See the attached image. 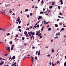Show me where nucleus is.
I'll use <instances>...</instances> for the list:
<instances>
[{"instance_id":"nucleus-34","label":"nucleus","mask_w":66,"mask_h":66,"mask_svg":"<svg viewBox=\"0 0 66 66\" xmlns=\"http://www.w3.org/2000/svg\"><path fill=\"white\" fill-rule=\"evenodd\" d=\"M64 66H66V62L64 63Z\"/></svg>"},{"instance_id":"nucleus-11","label":"nucleus","mask_w":66,"mask_h":66,"mask_svg":"<svg viewBox=\"0 0 66 66\" xmlns=\"http://www.w3.org/2000/svg\"><path fill=\"white\" fill-rule=\"evenodd\" d=\"M4 64V62H1L0 63V65H2L3 64Z\"/></svg>"},{"instance_id":"nucleus-63","label":"nucleus","mask_w":66,"mask_h":66,"mask_svg":"<svg viewBox=\"0 0 66 66\" xmlns=\"http://www.w3.org/2000/svg\"><path fill=\"white\" fill-rule=\"evenodd\" d=\"M63 27H66V25H64V26H63Z\"/></svg>"},{"instance_id":"nucleus-4","label":"nucleus","mask_w":66,"mask_h":66,"mask_svg":"<svg viewBox=\"0 0 66 66\" xmlns=\"http://www.w3.org/2000/svg\"><path fill=\"white\" fill-rule=\"evenodd\" d=\"M0 30H1V31H2V30H3V32H5L6 31V30L4 29H3L1 28H0Z\"/></svg>"},{"instance_id":"nucleus-51","label":"nucleus","mask_w":66,"mask_h":66,"mask_svg":"<svg viewBox=\"0 0 66 66\" xmlns=\"http://www.w3.org/2000/svg\"><path fill=\"white\" fill-rule=\"evenodd\" d=\"M32 36H31L30 37V39H32Z\"/></svg>"},{"instance_id":"nucleus-41","label":"nucleus","mask_w":66,"mask_h":66,"mask_svg":"<svg viewBox=\"0 0 66 66\" xmlns=\"http://www.w3.org/2000/svg\"><path fill=\"white\" fill-rule=\"evenodd\" d=\"M12 15H14V16H15V14L14 13H13V14H12Z\"/></svg>"},{"instance_id":"nucleus-33","label":"nucleus","mask_w":66,"mask_h":66,"mask_svg":"<svg viewBox=\"0 0 66 66\" xmlns=\"http://www.w3.org/2000/svg\"><path fill=\"white\" fill-rule=\"evenodd\" d=\"M15 45L14 44V45H12V47H13L14 48H15V46H14V45Z\"/></svg>"},{"instance_id":"nucleus-40","label":"nucleus","mask_w":66,"mask_h":66,"mask_svg":"<svg viewBox=\"0 0 66 66\" xmlns=\"http://www.w3.org/2000/svg\"><path fill=\"white\" fill-rule=\"evenodd\" d=\"M37 27V26H36L35 25L34 27V28H36Z\"/></svg>"},{"instance_id":"nucleus-18","label":"nucleus","mask_w":66,"mask_h":66,"mask_svg":"<svg viewBox=\"0 0 66 66\" xmlns=\"http://www.w3.org/2000/svg\"><path fill=\"white\" fill-rule=\"evenodd\" d=\"M59 14L60 15H61V16H63V14L62 13L60 12L59 13Z\"/></svg>"},{"instance_id":"nucleus-50","label":"nucleus","mask_w":66,"mask_h":66,"mask_svg":"<svg viewBox=\"0 0 66 66\" xmlns=\"http://www.w3.org/2000/svg\"><path fill=\"white\" fill-rule=\"evenodd\" d=\"M59 24V25H60V26H62V23H60Z\"/></svg>"},{"instance_id":"nucleus-58","label":"nucleus","mask_w":66,"mask_h":66,"mask_svg":"<svg viewBox=\"0 0 66 66\" xmlns=\"http://www.w3.org/2000/svg\"><path fill=\"white\" fill-rule=\"evenodd\" d=\"M32 49H35V47H34V46H33L32 47Z\"/></svg>"},{"instance_id":"nucleus-36","label":"nucleus","mask_w":66,"mask_h":66,"mask_svg":"<svg viewBox=\"0 0 66 66\" xmlns=\"http://www.w3.org/2000/svg\"><path fill=\"white\" fill-rule=\"evenodd\" d=\"M49 22H47L45 24H48V23H49Z\"/></svg>"},{"instance_id":"nucleus-35","label":"nucleus","mask_w":66,"mask_h":66,"mask_svg":"<svg viewBox=\"0 0 66 66\" xmlns=\"http://www.w3.org/2000/svg\"><path fill=\"white\" fill-rule=\"evenodd\" d=\"M8 55V54H6L4 55V56H7Z\"/></svg>"},{"instance_id":"nucleus-38","label":"nucleus","mask_w":66,"mask_h":66,"mask_svg":"<svg viewBox=\"0 0 66 66\" xmlns=\"http://www.w3.org/2000/svg\"><path fill=\"white\" fill-rule=\"evenodd\" d=\"M58 38V37L57 36L55 37L54 38H55V39L57 38Z\"/></svg>"},{"instance_id":"nucleus-20","label":"nucleus","mask_w":66,"mask_h":66,"mask_svg":"<svg viewBox=\"0 0 66 66\" xmlns=\"http://www.w3.org/2000/svg\"><path fill=\"white\" fill-rule=\"evenodd\" d=\"M33 26H30L29 27V28H30V29H33L32 28V27Z\"/></svg>"},{"instance_id":"nucleus-25","label":"nucleus","mask_w":66,"mask_h":66,"mask_svg":"<svg viewBox=\"0 0 66 66\" xmlns=\"http://www.w3.org/2000/svg\"><path fill=\"white\" fill-rule=\"evenodd\" d=\"M13 43V42L12 41H11V42H9V43L10 44H12V43Z\"/></svg>"},{"instance_id":"nucleus-6","label":"nucleus","mask_w":66,"mask_h":66,"mask_svg":"<svg viewBox=\"0 0 66 66\" xmlns=\"http://www.w3.org/2000/svg\"><path fill=\"white\" fill-rule=\"evenodd\" d=\"M31 57L32 59H31V61L32 62H33V61H34V59L32 57Z\"/></svg>"},{"instance_id":"nucleus-30","label":"nucleus","mask_w":66,"mask_h":66,"mask_svg":"<svg viewBox=\"0 0 66 66\" xmlns=\"http://www.w3.org/2000/svg\"><path fill=\"white\" fill-rule=\"evenodd\" d=\"M18 31H19V32H21L22 31V30L21 29H19Z\"/></svg>"},{"instance_id":"nucleus-44","label":"nucleus","mask_w":66,"mask_h":66,"mask_svg":"<svg viewBox=\"0 0 66 66\" xmlns=\"http://www.w3.org/2000/svg\"><path fill=\"white\" fill-rule=\"evenodd\" d=\"M46 21H44V24H45V23H46Z\"/></svg>"},{"instance_id":"nucleus-5","label":"nucleus","mask_w":66,"mask_h":66,"mask_svg":"<svg viewBox=\"0 0 66 66\" xmlns=\"http://www.w3.org/2000/svg\"><path fill=\"white\" fill-rule=\"evenodd\" d=\"M64 30H65V28H62L61 29L60 32H62V31H64Z\"/></svg>"},{"instance_id":"nucleus-21","label":"nucleus","mask_w":66,"mask_h":66,"mask_svg":"<svg viewBox=\"0 0 66 66\" xmlns=\"http://www.w3.org/2000/svg\"><path fill=\"white\" fill-rule=\"evenodd\" d=\"M37 53H38V51H37L36 53V55H37Z\"/></svg>"},{"instance_id":"nucleus-24","label":"nucleus","mask_w":66,"mask_h":66,"mask_svg":"<svg viewBox=\"0 0 66 66\" xmlns=\"http://www.w3.org/2000/svg\"><path fill=\"white\" fill-rule=\"evenodd\" d=\"M13 47L12 46L11 47V50H13Z\"/></svg>"},{"instance_id":"nucleus-64","label":"nucleus","mask_w":66,"mask_h":66,"mask_svg":"<svg viewBox=\"0 0 66 66\" xmlns=\"http://www.w3.org/2000/svg\"><path fill=\"white\" fill-rule=\"evenodd\" d=\"M29 15H27V17H29Z\"/></svg>"},{"instance_id":"nucleus-9","label":"nucleus","mask_w":66,"mask_h":66,"mask_svg":"<svg viewBox=\"0 0 66 66\" xmlns=\"http://www.w3.org/2000/svg\"><path fill=\"white\" fill-rule=\"evenodd\" d=\"M61 3L60 4L61 5H62V4L63 3V0H61L60 1Z\"/></svg>"},{"instance_id":"nucleus-53","label":"nucleus","mask_w":66,"mask_h":66,"mask_svg":"<svg viewBox=\"0 0 66 66\" xmlns=\"http://www.w3.org/2000/svg\"><path fill=\"white\" fill-rule=\"evenodd\" d=\"M13 63H14V65H16V62H14H14Z\"/></svg>"},{"instance_id":"nucleus-28","label":"nucleus","mask_w":66,"mask_h":66,"mask_svg":"<svg viewBox=\"0 0 66 66\" xmlns=\"http://www.w3.org/2000/svg\"><path fill=\"white\" fill-rule=\"evenodd\" d=\"M10 33H8L6 34V35L7 36H9V35H10Z\"/></svg>"},{"instance_id":"nucleus-17","label":"nucleus","mask_w":66,"mask_h":66,"mask_svg":"<svg viewBox=\"0 0 66 66\" xmlns=\"http://www.w3.org/2000/svg\"><path fill=\"white\" fill-rule=\"evenodd\" d=\"M38 55H40V50L38 51Z\"/></svg>"},{"instance_id":"nucleus-59","label":"nucleus","mask_w":66,"mask_h":66,"mask_svg":"<svg viewBox=\"0 0 66 66\" xmlns=\"http://www.w3.org/2000/svg\"><path fill=\"white\" fill-rule=\"evenodd\" d=\"M2 60H5V59H2Z\"/></svg>"},{"instance_id":"nucleus-3","label":"nucleus","mask_w":66,"mask_h":66,"mask_svg":"<svg viewBox=\"0 0 66 66\" xmlns=\"http://www.w3.org/2000/svg\"><path fill=\"white\" fill-rule=\"evenodd\" d=\"M43 18V17L42 16H39L38 17V20H39L40 19H41L42 18Z\"/></svg>"},{"instance_id":"nucleus-12","label":"nucleus","mask_w":66,"mask_h":66,"mask_svg":"<svg viewBox=\"0 0 66 66\" xmlns=\"http://www.w3.org/2000/svg\"><path fill=\"white\" fill-rule=\"evenodd\" d=\"M15 56H13L12 58L13 59V60H14L15 59Z\"/></svg>"},{"instance_id":"nucleus-2","label":"nucleus","mask_w":66,"mask_h":66,"mask_svg":"<svg viewBox=\"0 0 66 66\" xmlns=\"http://www.w3.org/2000/svg\"><path fill=\"white\" fill-rule=\"evenodd\" d=\"M18 22H16V23H18V22H19V24H20V23H21V20H18Z\"/></svg>"},{"instance_id":"nucleus-10","label":"nucleus","mask_w":66,"mask_h":66,"mask_svg":"<svg viewBox=\"0 0 66 66\" xmlns=\"http://www.w3.org/2000/svg\"><path fill=\"white\" fill-rule=\"evenodd\" d=\"M6 49L7 50H10V48L9 47H8L6 48Z\"/></svg>"},{"instance_id":"nucleus-52","label":"nucleus","mask_w":66,"mask_h":66,"mask_svg":"<svg viewBox=\"0 0 66 66\" xmlns=\"http://www.w3.org/2000/svg\"><path fill=\"white\" fill-rule=\"evenodd\" d=\"M59 61H58L57 62V64H59Z\"/></svg>"},{"instance_id":"nucleus-1","label":"nucleus","mask_w":66,"mask_h":66,"mask_svg":"<svg viewBox=\"0 0 66 66\" xmlns=\"http://www.w3.org/2000/svg\"><path fill=\"white\" fill-rule=\"evenodd\" d=\"M28 34L29 35L30 37L31 36V34L32 36H33V35H35V33L34 32H33L32 31H30V32H28Z\"/></svg>"},{"instance_id":"nucleus-39","label":"nucleus","mask_w":66,"mask_h":66,"mask_svg":"<svg viewBox=\"0 0 66 66\" xmlns=\"http://www.w3.org/2000/svg\"><path fill=\"white\" fill-rule=\"evenodd\" d=\"M47 56H48V57H50V55L48 54Z\"/></svg>"},{"instance_id":"nucleus-60","label":"nucleus","mask_w":66,"mask_h":66,"mask_svg":"<svg viewBox=\"0 0 66 66\" xmlns=\"http://www.w3.org/2000/svg\"><path fill=\"white\" fill-rule=\"evenodd\" d=\"M46 15H47V16H48L49 15V14L48 13H46Z\"/></svg>"},{"instance_id":"nucleus-55","label":"nucleus","mask_w":66,"mask_h":66,"mask_svg":"<svg viewBox=\"0 0 66 66\" xmlns=\"http://www.w3.org/2000/svg\"><path fill=\"white\" fill-rule=\"evenodd\" d=\"M26 30H29V28H27V29H26Z\"/></svg>"},{"instance_id":"nucleus-57","label":"nucleus","mask_w":66,"mask_h":66,"mask_svg":"<svg viewBox=\"0 0 66 66\" xmlns=\"http://www.w3.org/2000/svg\"><path fill=\"white\" fill-rule=\"evenodd\" d=\"M32 37L33 38V39L34 40V36H32Z\"/></svg>"},{"instance_id":"nucleus-43","label":"nucleus","mask_w":66,"mask_h":66,"mask_svg":"<svg viewBox=\"0 0 66 66\" xmlns=\"http://www.w3.org/2000/svg\"><path fill=\"white\" fill-rule=\"evenodd\" d=\"M38 32H37V33L36 34V35H37V36L38 35Z\"/></svg>"},{"instance_id":"nucleus-29","label":"nucleus","mask_w":66,"mask_h":66,"mask_svg":"<svg viewBox=\"0 0 66 66\" xmlns=\"http://www.w3.org/2000/svg\"><path fill=\"white\" fill-rule=\"evenodd\" d=\"M20 20V18H18L17 19V20L16 21H18V20Z\"/></svg>"},{"instance_id":"nucleus-15","label":"nucleus","mask_w":66,"mask_h":66,"mask_svg":"<svg viewBox=\"0 0 66 66\" xmlns=\"http://www.w3.org/2000/svg\"><path fill=\"white\" fill-rule=\"evenodd\" d=\"M55 27H59V26H58V25L57 24H55Z\"/></svg>"},{"instance_id":"nucleus-49","label":"nucleus","mask_w":66,"mask_h":66,"mask_svg":"<svg viewBox=\"0 0 66 66\" xmlns=\"http://www.w3.org/2000/svg\"><path fill=\"white\" fill-rule=\"evenodd\" d=\"M38 33L39 34V33H40V30L38 31Z\"/></svg>"},{"instance_id":"nucleus-27","label":"nucleus","mask_w":66,"mask_h":66,"mask_svg":"<svg viewBox=\"0 0 66 66\" xmlns=\"http://www.w3.org/2000/svg\"><path fill=\"white\" fill-rule=\"evenodd\" d=\"M58 9H59V10H60V8H61V7H60V6H58Z\"/></svg>"},{"instance_id":"nucleus-23","label":"nucleus","mask_w":66,"mask_h":66,"mask_svg":"<svg viewBox=\"0 0 66 66\" xmlns=\"http://www.w3.org/2000/svg\"><path fill=\"white\" fill-rule=\"evenodd\" d=\"M51 28H49L48 29V31H51Z\"/></svg>"},{"instance_id":"nucleus-22","label":"nucleus","mask_w":66,"mask_h":66,"mask_svg":"<svg viewBox=\"0 0 66 66\" xmlns=\"http://www.w3.org/2000/svg\"><path fill=\"white\" fill-rule=\"evenodd\" d=\"M41 2L42 4H44V2L43 1V0H42Z\"/></svg>"},{"instance_id":"nucleus-8","label":"nucleus","mask_w":66,"mask_h":66,"mask_svg":"<svg viewBox=\"0 0 66 66\" xmlns=\"http://www.w3.org/2000/svg\"><path fill=\"white\" fill-rule=\"evenodd\" d=\"M44 26H43L42 27V28L41 29V31H43V30L44 29Z\"/></svg>"},{"instance_id":"nucleus-47","label":"nucleus","mask_w":66,"mask_h":66,"mask_svg":"<svg viewBox=\"0 0 66 66\" xmlns=\"http://www.w3.org/2000/svg\"><path fill=\"white\" fill-rule=\"evenodd\" d=\"M35 59H36L37 60V57H35Z\"/></svg>"},{"instance_id":"nucleus-14","label":"nucleus","mask_w":66,"mask_h":66,"mask_svg":"<svg viewBox=\"0 0 66 66\" xmlns=\"http://www.w3.org/2000/svg\"><path fill=\"white\" fill-rule=\"evenodd\" d=\"M24 33L25 34V35H27V34L28 33V32L27 31H25L24 32Z\"/></svg>"},{"instance_id":"nucleus-46","label":"nucleus","mask_w":66,"mask_h":66,"mask_svg":"<svg viewBox=\"0 0 66 66\" xmlns=\"http://www.w3.org/2000/svg\"><path fill=\"white\" fill-rule=\"evenodd\" d=\"M43 11H41V12H40V14H43Z\"/></svg>"},{"instance_id":"nucleus-7","label":"nucleus","mask_w":66,"mask_h":66,"mask_svg":"<svg viewBox=\"0 0 66 66\" xmlns=\"http://www.w3.org/2000/svg\"><path fill=\"white\" fill-rule=\"evenodd\" d=\"M55 4V2H53L52 3V5H54Z\"/></svg>"},{"instance_id":"nucleus-37","label":"nucleus","mask_w":66,"mask_h":66,"mask_svg":"<svg viewBox=\"0 0 66 66\" xmlns=\"http://www.w3.org/2000/svg\"><path fill=\"white\" fill-rule=\"evenodd\" d=\"M22 40H24V37H22Z\"/></svg>"},{"instance_id":"nucleus-45","label":"nucleus","mask_w":66,"mask_h":66,"mask_svg":"<svg viewBox=\"0 0 66 66\" xmlns=\"http://www.w3.org/2000/svg\"><path fill=\"white\" fill-rule=\"evenodd\" d=\"M11 59V56H10V57L9 58V60H10V59Z\"/></svg>"},{"instance_id":"nucleus-26","label":"nucleus","mask_w":66,"mask_h":66,"mask_svg":"<svg viewBox=\"0 0 66 66\" xmlns=\"http://www.w3.org/2000/svg\"><path fill=\"white\" fill-rule=\"evenodd\" d=\"M52 6H50L49 8L50 9H52Z\"/></svg>"},{"instance_id":"nucleus-13","label":"nucleus","mask_w":66,"mask_h":66,"mask_svg":"<svg viewBox=\"0 0 66 66\" xmlns=\"http://www.w3.org/2000/svg\"><path fill=\"white\" fill-rule=\"evenodd\" d=\"M21 26H18V29H20L21 28Z\"/></svg>"},{"instance_id":"nucleus-56","label":"nucleus","mask_w":66,"mask_h":66,"mask_svg":"<svg viewBox=\"0 0 66 66\" xmlns=\"http://www.w3.org/2000/svg\"><path fill=\"white\" fill-rule=\"evenodd\" d=\"M0 12H1V13H2V14L4 15V13H2V12L1 11Z\"/></svg>"},{"instance_id":"nucleus-32","label":"nucleus","mask_w":66,"mask_h":66,"mask_svg":"<svg viewBox=\"0 0 66 66\" xmlns=\"http://www.w3.org/2000/svg\"><path fill=\"white\" fill-rule=\"evenodd\" d=\"M52 52H54V49H52Z\"/></svg>"},{"instance_id":"nucleus-16","label":"nucleus","mask_w":66,"mask_h":66,"mask_svg":"<svg viewBox=\"0 0 66 66\" xmlns=\"http://www.w3.org/2000/svg\"><path fill=\"white\" fill-rule=\"evenodd\" d=\"M52 65L53 66H55V65L53 64V63L52 62Z\"/></svg>"},{"instance_id":"nucleus-62","label":"nucleus","mask_w":66,"mask_h":66,"mask_svg":"<svg viewBox=\"0 0 66 66\" xmlns=\"http://www.w3.org/2000/svg\"><path fill=\"white\" fill-rule=\"evenodd\" d=\"M58 17H59V18H61V16H60V15H59Z\"/></svg>"},{"instance_id":"nucleus-48","label":"nucleus","mask_w":66,"mask_h":66,"mask_svg":"<svg viewBox=\"0 0 66 66\" xmlns=\"http://www.w3.org/2000/svg\"><path fill=\"white\" fill-rule=\"evenodd\" d=\"M30 16H32L33 15V14L31 13L30 14Z\"/></svg>"},{"instance_id":"nucleus-31","label":"nucleus","mask_w":66,"mask_h":66,"mask_svg":"<svg viewBox=\"0 0 66 66\" xmlns=\"http://www.w3.org/2000/svg\"><path fill=\"white\" fill-rule=\"evenodd\" d=\"M42 35V34L40 33L39 34V35H38V36H41L40 35Z\"/></svg>"},{"instance_id":"nucleus-19","label":"nucleus","mask_w":66,"mask_h":66,"mask_svg":"<svg viewBox=\"0 0 66 66\" xmlns=\"http://www.w3.org/2000/svg\"><path fill=\"white\" fill-rule=\"evenodd\" d=\"M28 9H26L25 12H28Z\"/></svg>"},{"instance_id":"nucleus-61","label":"nucleus","mask_w":66,"mask_h":66,"mask_svg":"<svg viewBox=\"0 0 66 66\" xmlns=\"http://www.w3.org/2000/svg\"><path fill=\"white\" fill-rule=\"evenodd\" d=\"M14 65H15V64H13L11 66H14Z\"/></svg>"},{"instance_id":"nucleus-54","label":"nucleus","mask_w":66,"mask_h":66,"mask_svg":"<svg viewBox=\"0 0 66 66\" xmlns=\"http://www.w3.org/2000/svg\"><path fill=\"white\" fill-rule=\"evenodd\" d=\"M39 27V25H37V27L38 28Z\"/></svg>"},{"instance_id":"nucleus-42","label":"nucleus","mask_w":66,"mask_h":66,"mask_svg":"<svg viewBox=\"0 0 66 66\" xmlns=\"http://www.w3.org/2000/svg\"><path fill=\"white\" fill-rule=\"evenodd\" d=\"M18 35H16L15 36V37L16 38H17V37H18Z\"/></svg>"}]
</instances>
